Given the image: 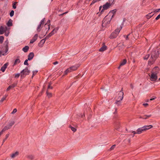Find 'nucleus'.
Listing matches in <instances>:
<instances>
[{"mask_svg": "<svg viewBox=\"0 0 160 160\" xmlns=\"http://www.w3.org/2000/svg\"><path fill=\"white\" fill-rule=\"evenodd\" d=\"M52 86H50V85H49L48 86V89H52Z\"/></svg>", "mask_w": 160, "mask_h": 160, "instance_id": "obj_52", "label": "nucleus"}, {"mask_svg": "<svg viewBox=\"0 0 160 160\" xmlns=\"http://www.w3.org/2000/svg\"><path fill=\"white\" fill-rule=\"evenodd\" d=\"M115 145H113V146H112L111 147V148H110V150H112L113 149L115 148Z\"/></svg>", "mask_w": 160, "mask_h": 160, "instance_id": "obj_45", "label": "nucleus"}, {"mask_svg": "<svg viewBox=\"0 0 160 160\" xmlns=\"http://www.w3.org/2000/svg\"><path fill=\"white\" fill-rule=\"evenodd\" d=\"M48 35V36L50 37H51V36H52V34L51 33H50Z\"/></svg>", "mask_w": 160, "mask_h": 160, "instance_id": "obj_59", "label": "nucleus"}, {"mask_svg": "<svg viewBox=\"0 0 160 160\" xmlns=\"http://www.w3.org/2000/svg\"><path fill=\"white\" fill-rule=\"evenodd\" d=\"M143 105L145 107H147L148 105V104L147 103H143Z\"/></svg>", "mask_w": 160, "mask_h": 160, "instance_id": "obj_54", "label": "nucleus"}, {"mask_svg": "<svg viewBox=\"0 0 160 160\" xmlns=\"http://www.w3.org/2000/svg\"><path fill=\"white\" fill-rule=\"evenodd\" d=\"M159 10H158V9H157L156 10H155V11H154L155 12H158L159 11Z\"/></svg>", "mask_w": 160, "mask_h": 160, "instance_id": "obj_62", "label": "nucleus"}, {"mask_svg": "<svg viewBox=\"0 0 160 160\" xmlns=\"http://www.w3.org/2000/svg\"><path fill=\"white\" fill-rule=\"evenodd\" d=\"M29 49V47L28 46H26L24 47L23 48L22 50L24 52H28Z\"/></svg>", "mask_w": 160, "mask_h": 160, "instance_id": "obj_24", "label": "nucleus"}, {"mask_svg": "<svg viewBox=\"0 0 160 160\" xmlns=\"http://www.w3.org/2000/svg\"><path fill=\"white\" fill-rule=\"evenodd\" d=\"M38 37V34H35L32 39L31 40L30 43H33L34 42L37 40Z\"/></svg>", "mask_w": 160, "mask_h": 160, "instance_id": "obj_12", "label": "nucleus"}, {"mask_svg": "<svg viewBox=\"0 0 160 160\" xmlns=\"http://www.w3.org/2000/svg\"><path fill=\"white\" fill-rule=\"evenodd\" d=\"M144 131L142 127L139 128L137 129V134H140L142 132Z\"/></svg>", "mask_w": 160, "mask_h": 160, "instance_id": "obj_18", "label": "nucleus"}, {"mask_svg": "<svg viewBox=\"0 0 160 160\" xmlns=\"http://www.w3.org/2000/svg\"><path fill=\"white\" fill-rule=\"evenodd\" d=\"M8 65V63H6L1 68V70L2 72H4L6 69L7 68Z\"/></svg>", "mask_w": 160, "mask_h": 160, "instance_id": "obj_17", "label": "nucleus"}, {"mask_svg": "<svg viewBox=\"0 0 160 160\" xmlns=\"http://www.w3.org/2000/svg\"><path fill=\"white\" fill-rule=\"evenodd\" d=\"M14 122L13 121H12L11 122H10L8 126L9 127H10V128H11V127L14 124Z\"/></svg>", "mask_w": 160, "mask_h": 160, "instance_id": "obj_33", "label": "nucleus"}, {"mask_svg": "<svg viewBox=\"0 0 160 160\" xmlns=\"http://www.w3.org/2000/svg\"><path fill=\"white\" fill-rule=\"evenodd\" d=\"M8 34L5 33V35L6 36H8Z\"/></svg>", "mask_w": 160, "mask_h": 160, "instance_id": "obj_63", "label": "nucleus"}, {"mask_svg": "<svg viewBox=\"0 0 160 160\" xmlns=\"http://www.w3.org/2000/svg\"><path fill=\"white\" fill-rule=\"evenodd\" d=\"M19 152L17 151L15 152L12 153L11 155V157L12 158H13L15 157L18 156L19 155Z\"/></svg>", "mask_w": 160, "mask_h": 160, "instance_id": "obj_14", "label": "nucleus"}, {"mask_svg": "<svg viewBox=\"0 0 160 160\" xmlns=\"http://www.w3.org/2000/svg\"><path fill=\"white\" fill-rule=\"evenodd\" d=\"M79 66L78 65H76L75 66H72L70 67L67 68L64 72V74L63 76L66 75L68 73L72 72L73 71L76 70L79 67Z\"/></svg>", "mask_w": 160, "mask_h": 160, "instance_id": "obj_4", "label": "nucleus"}, {"mask_svg": "<svg viewBox=\"0 0 160 160\" xmlns=\"http://www.w3.org/2000/svg\"><path fill=\"white\" fill-rule=\"evenodd\" d=\"M122 90L119 92L116 98L117 99V102H118L119 101H121L123 97V92L122 91Z\"/></svg>", "mask_w": 160, "mask_h": 160, "instance_id": "obj_6", "label": "nucleus"}, {"mask_svg": "<svg viewBox=\"0 0 160 160\" xmlns=\"http://www.w3.org/2000/svg\"><path fill=\"white\" fill-rule=\"evenodd\" d=\"M98 2V0H93L92 1V2L91 5L93 4H94V3H95L96 2Z\"/></svg>", "mask_w": 160, "mask_h": 160, "instance_id": "obj_46", "label": "nucleus"}, {"mask_svg": "<svg viewBox=\"0 0 160 160\" xmlns=\"http://www.w3.org/2000/svg\"><path fill=\"white\" fill-rule=\"evenodd\" d=\"M151 115H145L144 116V117L143 118V119H147V118H150V117H151Z\"/></svg>", "mask_w": 160, "mask_h": 160, "instance_id": "obj_34", "label": "nucleus"}, {"mask_svg": "<svg viewBox=\"0 0 160 160\" xmlns=\"http://www.w3.org/2000/svg\"><path fill=\"white\" fill-rule=\"evenodd\" d=\"M122 27L120 26L119 27H118L114 31L112 32L110 35L109 38L111 39H113L117 37L120 30L122 29Z\"/></svg>", "mask_w": 160, "mask_h": 160, "instance_id": "obj_3", "label": "nucleus"}, {"mask_svg": "<svg viewBox=\"0 0 160 160\" xmlns=\"http://www.w3.org/2000/svg\"><path fill=\"white\" fill-rule=\"evenodd\" d=\"M59 28L58 27H57L56 28H55L53 31H54V32L56 33L57 32V31L58 30Z\"/></svg>", "mask_w": 160, "mask_h": 160, "instance_id": "obj_40", "label": "nucleus"}, {"mask_svg": "<svg viewBox=\"0 0 160 160\" xmlns=\"http://www.w3.org/2000/svg\"><path fill=\"white\" fill-rule=\"evenodd\" d=\"M142 127L144 131H145L152 128V125H149L148 126H145Z\"/></svg>", "mask_w": 160, "mask_h": 160, "instance_id": "obj_16", "label": "nucleus"}, {"mask_svg": "<svg viewBox=\"0 0 160 160\" xmlns=\"http://www.w3.org/2000/svg\"><path fill=\"white\" fill-rule=\"evenodd\" d=\"M128 141L129 142H130V139H128Z\"/></svg>", "mask_w": 160, "mask_h": 160, "instance_id": "obj_64", "label": "nucleus"}, {"mask_svg": "<svg viewBox=\"0 0 160 160\" xmlns=\"http://www.w3.org/2000/svg\"><path fill=\"white\" fill-rule=\"evenodd\" d=\"M38 72V71H34L33 72V74H32V78L33 76L37 73Z\"/></svg>", "mask_w": 160, "mask_h": 160, "instance_id": "obj_44", "label": "nucleus"}, {"mask_svg": "<svg viewBox=\"0 0 160 160\" xmlns=\"http://www.w3.org/2000/svg\"><path fill=\"white\" fill-rule=\"evenodd\" d=\"M20 62V61L19 60V59L17 58V59L15 61L14 63V65H16L18 63H19Z\"/></svg>", "mask_w": 160, "mask_h": 160, "instance_id": "obj_28", "label": "nucleus"}, {"mask_svg": "<svg viewBox=\"0 0 160 160\" xmlns=\"http://www.w3.org/2000/svg\"><path fill=\"white\" fill-rule=\"evenodd\" d=\"M50 21L49 20L48 21L47 23L45 24L43 28V29L45 31H48L50 29Z\"/></svg>", "mask_w": 160, "mask_h": 160, "instance_id": "obj_9", "label": "nucleus"}, {"mask_svg": "<svg viewBox=\"0 0 160 160\" xmlns=\"http://www.w3.org/2000/svg\"><path fill=\"white\" fill-rule=\"evenodd\" d=\"M4 29V27L3 26H1L0 27V34H2L5 31Z\"/></svg>", "mask_w": 160, "mask_h": 160, "instance_id": "obj_22", "label": "nucleus"}, {"mask_svg": "<svg viewBox=\"0 0 160 160\" xmlns=\"http://www.w3.org/2000/svg\"><path fill=\"white\" fill-rule=\"evenodd\" d=\"M45 18H43L41 21L40 24L38 25L37 28V30L38 32H39L42 28V26L44 23Z\"/></svg>", "mask_w": 160, "mask_h": 160, "instance_id": "obj_10", "label": "nucleus"}, {"mask_svg": "<svg viewBox=\"0 0 160 160\" xmlns=\"http://www.w3.org/2000/svg\"><path fill=\"white\" fill-rule=\"evenodd\" d=\"M159 68L158 67H155L152 70L151 73H154V74H158L159 72Z\"/></svg>", "mask_w": 160, "mask_h": 160, "instance_id": "obj_13", "label": "nucleus"}, {"mask_svg": "<svg viewBox=\"0 0 160 160\" xmlns=\"http://www.w3.org/2000/svg\"><path fill=\"white\" fill-rule=\"evenodd\" d=\"M58 62H57V61L55 62H54L53 63V64L54 65H56V64H58Z\"/></svg>", "mask_w": 160, "mask_h": 160, "instance_id": "obj_56", "label": "nucleus"}, {"mask_svg": "<svg viewBox=\"0 0 160 160\" xmlns=\"http://www.w3.org/2000/svg\"><path fill=\"white\" fill-rule=\"evenodd\" d=\"M27 158L30 160H32L34 159V157L33 155L30 154L27 156Z\"/></svg>", "mask_w": 160, "mask_h": 160, "instance_id": "obj_27", "label": "nucleus"}, {"mask_svg": "<svg viewBox=\"0 0 160 160\" xmlns=\"http://www.w3.org/2000/svg\"><path fill=\"white\" fill-rule=\"evenodd\" d=\"M51 33L52 35H53L54 33H55L53 31H52Z\"/></svg>", "mask_w": 160, "mask_h": 160, "instance_id": "obj_60", "label": "nucleus"}, {"mask_svg": "<svg viewBox=\"0 0 160 160\" xmlns=\"http://www.w3.org/2000/svg\"><path fill=\"white\" fill-rule=\"evenodd\" d=\"M160 18V14L155 19L156 20H158Z\"/></svg>", "mask_w": 160, "mask_h": 160, "instance_id": "obj_49", "label": "nucleus"}, {"mask_svg": "<svg viewBox=\"0 0 160 160\" xmlns=\"http://www.w3.org/2000/svg\"><path fill=\"white\" fill-rule=\"evenodd\" d=\"M20 76L19 73H17L15 75V78H18Z\"/></svg>", "mask_w": 160, "mask_h": 160, "instance_id": "obj_43", "label": "nucleus"}, {"mask_svg": "<svg viewBox=\"0 0 160 160\" xmlns=\"http://www.w3.org/2000/svg\"><path fill=\"white\" fill-rule=\"evenodd\" d=\"M121 101H119L118 102V103L117 102V99H116V102H115V103L118 105V106H119L121 104Z\"/></svg>", "mask_w": 160, "mask_h": 160, "instance_id": "obj_47", "label": "nucleus"}, {"mask_svg": "<svg viewBox=\"0 0 160 160\" xmlns=\"http://www.w3.org/2000/svg\"><path fill=\"white\" fill-rule=\"evenodd\" d=\"M7 25L10 27L12 25V20L11 19L9 20L7 23Z\"/></svg>", "mask_w": 160, "mask_h": 160, "instance_id": "obj_26", "label": "nucleus"}, {"mask_svg": "<svg viewBox=\"0 0 160 160\" xmlns=\"http://www.w3.org/2000/svg\"><path fill=\"white\" fill-rule=\"evenodd\" d=\"M156 98V97H154L153 98H151L150 100H154Z\"/></svg>", "mask_w": 160, "mask_h": 160, "instance_id": "obj_55", "label": "nucleus"}, {"mask_svg": "<svg viewBox=\"0 0 160 160\" xmlns=\"http://www.w3.org/2000/svg\"><path fill=\"white\" fill-rule=\"evenodd\" d=\"M150 77V79L152 81H156L158 78L157 74L151 73V75H149Z\"/></svg>", "mask_w": 160, "mask_h": 160, "instance_id": "obj_8", "label": "nucleus"}, {"mask_svg": "<svg viewBox=\"0 0 160 160\" xmlns=\"http://www.w3.org/2000/svg\"><path fill=\"white\" fill-rule=\"evenodd\" d=\"M50 37L48 36V35L46 37L43 38L44 39H45V40L46 41V40L48 39Z\"/></svg>", "mask_w": 160, "mask_h": 160, "instance_id": "obj_50", "label": "nucleus"}, {"mask_svg": "<svg viewBox=\"0 0 160 160\" xmlns=\"http://www.w3.org/2000/svg\"><path fill=\"white\" fill-rule=\"evenodd\" d=\"M16 85H17V84L14 83V84H13L12 85H11V86L12 88H13L15 87H16Z\"/></svg>", "mask_w": 160, "mask_h": 160, "instance_id": "obj_48", "label": "nucleus"}, {"mask_svg": "<svg viewBox=\"0 0 160 160\" xmlns=\"http://www.w3.org/2000/svg\"><path fill=\"white\" fill-rule=\"evenodd\" d=\"M4 28H5V29H4V30H5V31H6L7 30V29H8V28H7V27H6V26H5V27H4Z\"/></svg>", "mask_w": 160, "mask_h": 160, "instance_id": "obj_61", "label": "nucleus"}, {"mask_svg": "<svg viewBox=\"0 0 160 160\" xmlns=\"http://www.w3.org/2000/svg\"><path fill=\"white\" fill-rule=\"evenodd\" d=\"M151 13H149V14L147 15L146 16V18L148 19H149L151 17H152L153 14L152 15H151Z\"/></svg>", "mask_w": 160, "mask_h": 160, "instance_id": "obj_30", "label": "nucleus"}, {"mask_svg": "<svg viewBox=\"0 0 160 160\" xmlns=\"http://www.w3.org/2000/svg\"><path fill=\"white\" fill-rule=\"evenodd\" d=\"M117 108H114V113H115L116 112H117Z\"/></svg>", "mask_w": 160, "mask_h": 160, "instance_id": "obj_53", "label": "nucleus"}, {"mask_svg": "<svg viewBox=\"0 0 160 160\" xmlns=\"http://www.w3.org/2000/svg\"><path fill=\"white\" fill-rule=\"evenodd\" d=\"M4 39V38L2 36H0V43H2L3 40Z\"/></svg>", "mask_w": 160, "mask_h": 160, "instance_id": "obj_35", "label": "nucleus"}, {"mask_svg": "<svg viewBox=\"0 0 160 160\" xmlns=\"http://www.w3.org/2000/svg\"><path fill=\"white\" fill-rule=\"evenodd\" d=\"M34 56V54L33 52H30L28 55V60H31L33 58Z\"/></svg>", "mask_w": 160, "mask_h": 160, "instance_id": "obj_15", "label": "nucleus"}, {"mask_svg": "<svg viewBox=\"0 0 160 160\" xmlns=\"http://www.w3.org/2000/svg\"><path fill=\"white\" fill-rule=\"evenodd\" d=\"M14 11L13 10H12L10 13V15L11 17H12L14 15Z\"/></svg>", "mask_w": 160, "mask_h": 160, "instance_id": "obj_37", "label": "nucleus"}, {"mask_svg": "<svg viewBox=\"0 0 160 160\" xmlns=\"http://www.w3.org/2000/svg\"><path fill=\"white\" fill-rule=\"evenodd\" d=\"M144 131L142 127L139 128L137 129V134H140L142 132Z\"/></svg>", "mask_w": 160, "mask_h": 160, "instance_id": "obj_19", "label": "nucleus"}, {"mask_svg": "<svg viewBox=\"0 0 160 160\" xmlns=\"http://www.w3.org/2000/svg\"><path fill=\"white\" fill-rule=\"evenodd\" d=\"M8 49V42L6 45L5 51H3V50L0 51V57H1L2 55H4L7 54Z\"/></svg>", "mask_w": 160, "mask_h": 160, "instance_id": "obj_7", "label": "nucleus"}, {"mask_svg": "<svg viewBox=\"0 0 160 160\" xmlns=\"http://www.w3.org/2000/svg\"><path fill=\"white\" fill-rule=\"evenodd\" d=\"M12 88V87L11 86H10L8 87L7 88L6 90L7 91H8L10 89V88Z\"/></svg>", "mask_w": 160, "mask_h": 160, "instance_id": "obj_51", "label": "nucleus"}, {"mask_svg": "<svg viewBox=\"0 0 160 160\" xmlns=\"http://www.w3.org/2000/svg\"><path fill=\"white\" fill-rule=\"evenodd\" d=\"M17 111V109H16V108H15L14 109L12 112L11 113L12 114H14V113H15V112H16Z\"/></svg>", "mask_w": 160, "mask_h": 160, "instance_id": "obj_41", "label": "nucleus"}, {"mask_svg": "<svg viewBox=\"0 0 160 160\" xmlns=\"http://www.w3.org/2000/svg\"><path fill=\"white\" fill-rule=\"evenodd\" d=\"M9 135V134H7L6 135V138H5V139L3 140V143L5 141L6 139L8 137Z\"/></svg>", "mask_w": 160, "mask_h": 160, "instance_id": "obj_36", "label": "nucleus"}, {"mask_svg": "<svg viewBox=\"0 0 160 160\" xmlns=\"http://www.w3.org/2000/svg\"><path fill=\"white\" fill-rule=\"evenodd\" d=\"M46 93L48 98H49L52 97V94L51 93L49 92L48 91H47Z\"/></svg>", "mask_w": 160, "mask_h": 160, "instance_id": "obj_32", "label": "nucleus"}, {"mask_svg": "<svg viewBox=\"0 0 160 160\" xmlns=\"http://www.w3.org/2000/svg\"><path fill=\"white\" fill-rule=\"evenodd\" d=\"M132 132L133 133L134 135L136 134H137V131L136 132L132 131Z\"/></svg>", "mask_w": 160, "mask_h": 160, "instance_id": "obj_58", "label": "nucleus"}, {"mask_svg": "<svg viewBox=\"0 0 160 160\" xmlns=\"http://www.w3.org/2000/svg\"><path fill=\"white\" fill-rule=\"evenodd\" d=\"M28 59H26L25 60V61H24V64L25 65H28Z\"/></svg>", "mask_w": 160, "mask_h": 160, "instance_id": "obj_39", "label": "nucleus"}, {"mask_svg": "<svg viewBox=\"0 0 160 160\" xmlns=\"http://www.w3.org/2000/svg\"><path fill=\"white\" fill-rule=\"evenodd\" d=\"M16 3H17V2H15L13 4L12 7L14 9H15L16 8Z\"/></svg>", "mask_w": 160, "mask_h": 160, "instance_id": "obj_42", "label": "nucleus"}, {"mask_svg": "<svg viewBox=\"0 0 160 160\" xmlns=\"http://www.w3.org/2000/svg\"><path fill=\"white\" fill-rule=\"evenodd\" d=\"M7 95H5L4 97H2L0 100V102H2L6 98Z\"/></svg>", "mask_w": 160, "mask_h": 160, "instance_id": "obj_31", "label": "nucleus"}, {"mask_svg": "<svg viewBox=\"0 0 160 160\" xmlns=\"http://www.w3.org/2000/svg\"><path fill=\"white\" fill-rule=\"evenodd\" d=\"M107 49V47L105 45L103 46L99 50L100 52H103Z\"/></svg>", "mask_w": 160, "mask_h": 160, "instance_id": "obj_23", "label": "nucleus"}, {"mask_svg": "<svg viewBox=\"0 0 160 160\" xmlns=\"http://www.w3.org/2000/svg\"><path fill=\"white\" fill-rule=\"evenodd\" d=\"M149 54H148L146 55L144 57V60H147L148 58H149Z\"/></svg>", "mask_w": 160, "mask_h": 160, "instance_id": "obj_38", "label": "nucleus"}, {"mask_svg": "<svg viewBox=\"0 0 160 160\" xmlns=\"http://www.w3.org/2000/svg\"><path fill=\"white\" fill-rule=\"evenodd\" d=\"M111 4L110 3L107 2L103 6L102 10H107L110 8Z\"/></svg>", "mask_w": 160, "mask_h": 160, "instance_id": "obj_11", "label": "nucleus"}, {"mask_svg": "<svg viewBox=\"0 0 160 160\" xmlns=\"http://www.w3.org/2000/svg\"><path fill=\"white\" fill-rule=\"evenodd\" d=\"M114 14L110 12L104 18L102 21V27L106 28L108 26Z\"/></svg>", "mask_w": 160, "mask_h": 160, "instance_id": "obj_1", "label": "nucleus"}, {"mask_svg": "<svg viewBox=\"0 0 160 160\" xmlns=\"http://www.w3.org/2000/svg\"><path fill=\"white\" fill-rule=\"evenodd\" d=\"M30 72V71L28 68H26L21 72V77L22 78H24L26 75H28Z\"/></svg>", "mask_w": 160, "mask_h": 160, "instance_id": "obj_5", "label": "nucleus"}, {"mask_svg": "<svg viewBox=\"0 0 160 160\" xmlns=\"http://www.w3.org/2000/svg\"><path fill=\"white\" fill-rule=\"evenodd\" d=\"M10 128V127H9L8 126H5L2 129V130L5 132V131L9 129Z\"/></svg>", "mask_w": 160, "mask_h": 160, "instance_id": "obj_29", "label": "nucleus"}, {"mask_svg": "<svg viewBox=\"0 0 160 160\" xmlns=\"http://www.w3.org/2000/svg\"><path fill=\"white\" fill-rule=\"evenodd\" d=\"M158 55L159 53L158 51H153L151 53V57L148 61V64L150 65L153 64Z\"/></svg>", "mask_w": 160, "mask_h": 160, "instance_id": "obj_2", "label": "nucleus"}, {"mask_svg": "<svg viewBox=\"0 0 160 160\" xmlns=\"http://www.w3.org/2000/svg\"><path fill=\"white\" fill-rule=\"evenodd\" d=\"M68 127L74 132H75L77 130V129L75 128L72 127L71 125H69Z\"/></svg>", "mask_w": 160, "mask_h": 160, "instance_id": "obj_25", "label": "nucleus"}, {"mask_svg": "<svg viewBox=\"0 0 160 160\" xmlns=\"http://www.w3.org/2000/svg\"><path fill=\"white\" fill-rule=\"evenodd\" d=\"M130 35V34H128V35H127L126 36V39H128V36L129 35Z\"/></svg>", "mask_w": 160, "mask_h": 160, "instance_id": "obj_57", "label": "nucleus"}, {"mask_svg": "<svg viewBox=\"0 0 160 160\" xmlns=\"http://www.w3.org/2000/svg\"><path fill=\"white\" fill-rule=\"evenodd\" d=\"M45 39H44L41 40L40 42L38 44L39 46L41 47H42L43 46V44L45 43Z\"/></svg>", "mask_w": 160, "mask_h": 160, "instance_id": "obj_20", "label": "nucleus"}, {"mask_svg": "<svg viewBox=\"0 0 160 160\" xmlns=\"http://www.w3.org/2000/svg\"><path fill=\"white\" fill-rule=\"evenodd\" d=\"M127 62V60L126 59H124L120 63V65L118 67V68L119 69L120 68V67L124 65Z\"/></svg>", "mask_w": 160, "mask_h": 160, "instance_id": "obj_21", "label": "nucleus"}]
</instances>
